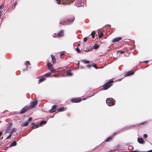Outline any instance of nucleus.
<instances>
[{
  "mask_svg": "<svg viewBox=\"0 0 152 152\" xmlns=\"http://www.w3.org/2000/svg\"><path fill=\"white\" fill-rule=\"evenodd\" d=\"M28 64L29 65H30V64L29 61H26V63H25V65L26 66H26L27 68L28 67V66L27 65Z\"/></svg>",
  "mask_w": 152,
  "mask_h": 152,
  "instance_id": "27",
  "label": "nucleus"
},
{
  "mask_svg": "<svg viewBox=\"0 0 152 152\" xmlns=\"http://www.w3.org/2000/svg\"><path fill=\"white\" fill-rule=\"evenodd\" d=\"M16 145V142L15 141H14L10 144V146H15Z\"/></svg>",
  "mask_w": 152,
  "mask_h": 152,
  "instance_id": "21",
  "label": "nucleus"
},
{
  "mask_svg": "<svg viewBox=\"0 0 152 152\" xmlns=\"http://www.w3.org/2000/svg\"><path fill=\"white\" fill-rule=\"evenodd\" d=\"M65 0H56V3L58 4H68L67 2H65L64 1Z\"/></svg>",
  "mask_w": 152,
  "mask_h": 152,
  "instance_id": "8",
  "label": "nucleus"
},
{
  "mask_svg": "<svg viewBox=\"0 0 152 152\" xmlns=\"http://www.w3.org/2000/svg\"><path fill=\"white\" fill-rule=\"evenodd\" d=\"M132 152H140L139 151H132Z\"/></svg>",
  "mask_w": 152,
  "mask_h": 152,
  "instance_id": "51",
  "label": "nucleus"
},
{
  "mask_svg": "<svg viewBox=\"0 0 152 152\" xmlns=\"http://www.w3.org/2000/svg\"><path fill=\"white\" fill-rule=\"evenodd\" d=\"M28 124V121L27 120L24 123H22L21 125L22 126H27Z\"/></svg>",
  "mask_w": 152,
  "mask_h": 152,
  "instance_id": "15",
  "label": "nucleus"
},
{
  "mask_svg": "<svg viewBox=\"0 0 152 152\" xmlns=\"http://www.w3.org/2000/svg\"><path fill=\"white\" fill-rule=\"evenodd\" d=\"M96 33V32L94 31H93L91 33V35H92L93 34L94 35Z\"/></svg>",
  "mask_w": 152,
  "mask_h": 152,
  "instance_id": "40",
  "label": "nucleus"
},
{
  "mask_svg": "<svg viewBox=\"0 0 152 152\" xmlns=\"http://www.w3.org/2000/svg\"><path fill=\"white\" fill-rule=\"evenodd\" d=\"M17 4V2H15L14 3V5L15 6V5H16Z\"/></svg>",
  "mask_w": 152,
  "mask_h": 152,
  "instance_id": "49",
  "label": "nucleus"
},
{
  "mask_svg": "<svg viewBox=\"0 0 152 152\" xmlns=\"http://www.w3.org/2000/svg\"><path fill=\"white\" fill-rule=\"evenodd\" d=\"M148 62V61L146 60L144 61V63H147Z\"/></svg>",
  "mask_w": 152,
  "mask_h": 152,
  "instance_id": "44",
  "label": "nucleus"
},
{
  "mask_svg": "<svg viewBox=\"0 0 152 152\" xmlns=\"http://www.w3.org/2000/svg\"><path fill=\"white\" fill-rule=\"evenodd\" d=\"M92 66L96 69H98L97 66H96V64L94 63L92 64Z\"/></svg>",
  "mask_w": 152,
  "mask_h": 152,
  "instance_id": "30",
  "label": "nucleus"
},
{
  "mask_svg": "<svg viewBox=\"0 0 152 152\" xmlns=\"http://www.w3.org/2000/svg\"><path fill=\"white\" fill-rule=\"evenodd\" d=\"M81 69H85V67L84 66H80Z\"/></svg>",
  "mask_w": 152,
  "mask_h": 152,
  "instance_id": "47",
  "label": "nucleus"
},
{
  "mask_svg": "<svg viewBox=\"0 0 152 152\" xmlns=\"http://www.w3.org/2000/svg\"><path fill=\"white\" fill-rule=\"evenodd\" d=\"M86 2V0H78V4H77V7H81L83 6Z\"/></svg>",
  "mask_w": 152,
  "mask_h": 152,
  "instance_id": "7",
  "label": "nucleus"
},
{
  "mask_svg": "<svg viewBox=\"0 0 152 152\" xmlns=\"http://www.w3.org/2000/svg\"><path fill=\"white\" fill-rule=\"evenodd\" d=\"M46 124V121H41L39 125H40V126H41L42 124Z\"/></svg>",
  "mask_w": 152,
  "mask_h": 152,
  "instance_id": "25",
  "label": "nucleus"
},
{
  "mask_svg": "<svg viewBox=\"0 0 152 152\" xmlns=\"http://www.w3.org/2000/svg\"><path fill=\"white\" fill-rule=\"evenodd\" d=\"M134 73V72L131 71H129L125 74V77L131 76L133 75Z\"/></svg>",
  "mask_w": 152,
  "mask_h": 152,
  "instance_id": "11",
  "label": "nucleus"
},
{
  "mask_svg": "<svg viewBox=\"0 0 152 152\" xmlns=\"http://www.w3.org/2000/svg\"><path fill=\"white\" fill-rule=\"evenodd\" d=\"M120 147V145H118L115 147L116 150L118 151L119 148Z\"/></svg>",
  "mask_w": 152,
  "mask_h": 152,
  "instance_id": "32",
  "label": "nucleus"
},
{
  "mask_svg": "<svg viewBox=\"0 0 152 152\" xmlns=\"http://www.w3.org/2000/svg\"><path fill=\"white\" fill-rule=\"evenodd\" d=\"M148 135L146 134H144L143 135V137L145 138H147V137Z\"/></svg>",
  "mask_w": 152,
  "mask_h": 152,
  "instance_id": "42",
  "label": "nucleus"
},
{
  "mask_svg": "<svg viewBox=\"0 0 152 152\" xmlns=\"http://www.w3.org/2000/svg\"><path fill=\"white\" fill-rule=\"evenodd\" d=\"M81 100V98H74L71 100V101L73 103H78L80 102Z\"/></svg>",
  "mask_w": 152,
  "mask_h": 152,
  "instance_id": "9",
  "label": "nucleus"
},
{
  "mask_svg": "<svg viewBox=\"0 0 152 152\" xmlns=\"http://www.w3.org/2000/svg\"><path fill=\"white\" fill-rule=\"evenodd\" d=\"M113 151V150H110L108 151L107 152H111V151Z\"/></svg>",
  "mask_w": 152,
  "mask_h": 152,
  "instance_id": "55",
  "label": "nucleus"
},
{
  "mask_svg": "<svg viewBox=\"0 0 152 152\" xmlns=\"http://www.w3.org/2000/svg\"><path fill=\"white\" fill-rule=\"evenodd\" d=\"M74 19H75V18H73V19H68L67 21L66 22H64L63 21H61V22H60V23L62 25H64V24L67 25L70 23L73 22L74 21Z\"/></svg>",
  "mask_w": 152,
  "mask_h": 152,
  "instance_id": "6",
  "label": "nucleus"
},
{
  "mask_svg": "<svg viewBox=\"0 0 152 152\" xmlns=\"http://www.w3.org/2000/svg\"><path fill=\"white\" fill-rule=\"evenodd\" d=\"M56 105H53L52 108L49 110V112L50 113H52L55 111L56 110Z\"/></svg>",
  "mask_w": 152,
  "mask_h": 152,
  "instance_id": "12",
  "label": "nucleus"
},
{
  "mask_svg": "<svg viewBox=\"0 0 152 152\" xmlns=\"http://www.w3.org/2000/svg\"><path fill=\"white\" fill-rule=\"evenodd\" d=\"M40 125L39 124H38L35 125H34L32 127V128L33 129H36L37 128H38L39 126Z\"/></svg>",
  "mask_w": 152,
  "mask_h": 152,
  "instance_id": "19",
  "label": "nucleus"
},
{
  "mask_svg": "<svg viewBox=\"0 0 152 152\" xmlns=\"http://www.w3.org/2000/svg\"><path fill=\"white\" fill-rule=\"evenodd\" d=\"M4 7V5L2 4L0 6V9H2Z\"/></svg>",
  "mask_w": 152,
  "mask_h": 152,
  "instance_id": "43",
  "label": "nucleus"
},
{
  "mask_svg": "<svg viewBox=\"0 0 152 152\" xmlns=\"http://www.w3.org/2000/svg\"><path fill=\"white\" fill-rule=\"evenodd\" d=\"M37 99L35 100L34 101H33L31 103L30 106V108L32 109L35 107L37 104Z\"/></svg>",
  "mask_w": 152,
  "mask_h": 152,
  "instance_id": "5",
  "label": "nucleus"
},
{
  "mask_svg": "<svg viewBox=\"0 0 152 152\" xmlns=\"http://www.w3.org/2000/svg\"><path fill=\"white\" fill-rule=\"evenodd\" d=\"M147 123H148V121H145V122H142L141 124H142V125H143L145 124H147Z\"/></svg>",
  "mask_w": 152,
  "mask_h": 152,
  "instance_id": "41",
  "label": "nucleus"
},
{
  "mask_svg": "<svg viewBox=\"0 0 152 152\" xmlns=\"http://www.w3.org/2000/svg\"><path fill=\"white\" fill-rule=\"evenodd\" d=\"M92 50V49L91 48H89V50H88V51H91Z\"/></svg>",
  "mask_w": 152,
  "mask_h": 152,
  "instance_id": "53",
  "label": "nucleus"
},
{
  "mask_svg": "<svg viewBox=\"0 0 152 152\" xmlns=\"http://www.w3.org/2000/svg\"><path fill=\"white\" fill-rule=\"evenodd\" d=\"M15 128H13L11 130L10 134H12V133L13 132H15Z\"/></svg>",
  "mask_w": 152,
  "mask_h": 152,
  "instance_id": "31",
  "label": "nucleus"
},
{
  "mask_svg": "<svg viewBox=\"0 0 152 152\" xmlns=\"http://www.w3.org/2000/svg\"><path fill=\"white\" fill-rule=\"evenodd\" d=\"M118 54H121L123 53H124V51H118L117 52Z\"/></svg>",
  "mask_w": 152,
  "mask_h": 152,
  "instance_id": "33",
  "label": "nucleus"
},
{
  "mask_svg": "<svg viewBox=\"0 0 152 152\" xmlns=\"http://www.w3.org/2000/svg\"><path fill=\"white\" fill-rule=\"evenodd\" d=\"M51 74L50 73H48L46 74L44 76H46L47 77H50Z\"/></svg>",
  "mask_w": 152,
  "mask_h": 152,
  "instance_id": "28",
  "label": "nucleus"
},
{
  "mask_svg": "<svg viewBox=\"0 0 152 152\" xmlns=\"http://www.w3.org/2000/svg\"><path fill=\"white\" fill-rule=\"evenodd\" d=\"M129 152H132V151H129Z\"/></svg>",
  "mask_w": 152,
  "mask_h": 152,
  "instance_id": "58",
  "label": "nucleus"
},
{
  "mask_svg": "<svg viewBox=\"0 0 152 152\" xmlns=\"http://www.w3.org/2000/svg\"><path fill=\"white\" fill-rule=\"evenodd\" d=\"M45 80V78L43 77L41 78H40L39 80V83L42 82L44 80Z\"/></svg>",
  "mask_w": 152,
  "mask_h": 152,
  "instance_id": "24",
  "label": "nucleus"
},
{
  "mask_svg": "<svg viewBox=\"0 0 152 152\" xmlns=\"http://www.w3.org/2000/svg\"><path fill=\"white\" fill-rule=\"evenodd\" d=\"M76 50L78 53H79L80 52V50L78 48H76Z\"/></svg>",
  "mask_w": 152,
  "mask_h": 152,
  "instance_id": "39",
  "label": "nucleus"
},
{
  "mask_svg": "<svg viewBox=\"0 0 152 152\" xmlns=\"http://www.w3.org/2000/svg\"><path fill=\"white\" fill-rule=\"evenodd\" d=\"M126 130L125 129H123L122 130H121L119 131H117L116 132H115L113 133V135L115 136L116 134H118L124 132V131H125Z\"/></svg>",
  "mask_w": 152,
  "mask_h": 152,
  "instance_id": "13",
  "label": "nucleus"
},
{
  "mask_svg": "<svg viewBox=\"0 0 152 152\" xmlns=\"http://www.w3.org/2000/svg\"><path fill=\"white\" fill-rule=\"evenodd\" d=\"M30 108V106H26L21 110L20 113V114H23L28 110Z\"/></svg>",
  "mask_w": 152,
  "mask_h": 152,
  "instance_id": "4",
  "label": "nucleus"
},
{
  "mask_svg": "<svg viewBox=\"0 0 152 152\" xmlns=\"http://www.w3.org/2000/svg\"><path fill=\"white\" fill-rule=\"evenodd\" d=\"M11 134H10L9 135V136L7 137L6 138V139H9L11 137Z\"/></svg>",
  "mask_w": 152,
  "mask_h": 152,
  "instance_id": "38",
  "label": "nucleus"
},
{
  "mask_svg": "<svg viewBox=\"0 0 152 152\" xmlns=\"http://www.w3.org/2000/svg\"><path fill=\"white\" fill-rule=\"evenodd\" d=\"M88 39V37H85L84 38V39H83V41L85 42H86L87 40Z\"/></svg>",
  "mask_w": 152,
  "mask_h": 152,
  "instance_id": "37",
  "label": "nucleus"
},
{
  "mask_svg": "<svg viewBox=\"0 0 152 152\" xmlns=\"http://www.w3.org/2000/svg\"><path fill=\"white\" fill-rule=\"evenodd\" d=\"M145 152H152V150H150Z\"/></svg>",
  "mask_w": 152,
  "mask_h": 152,
  "instance_id": "48",
  "label": "nucleus"
},
{
  "mask_svg": "<svg viewBox=\"0 0 152 152\" xmlns=\"http://www.w3.org/2000/svg\"><path fill=\"white\" fill-rule=\"evenodd\" d=\"M137 141L140 144L144 142V140L142 138H138Z\"/></svg>",
  "mask_w": 152,
  "mask_h": 152,
  "instance_id": "14",
  "label": "nucleus"
},
{
  "mask_svg": "<svg viewBox=\"0 0 152 152\" xmlns=\"http://www.w3.org/2000/svg\"><path fill=\"white\" fill-rule=\"evenodd\" d=\"M86 99V98H83V100H85V99Z\"/></svg>",
  "mask_w": 152,
  "mask_h": 152,
  "instance_id": "57",
  "label": "nucleus"
},
{
  "mask_svg": "<svg viewBox=\"0 0 152 152\" xmlns=\"http://www.w3.org/2000/svg\"><path fill=\"white\" fill-rule=\"evenodd\" d=\"M86 66L88 68H89V69H90V68L92 66L91 65H90V64H88V65H86Z\"/></svg>",
  "mask_w": 152,
  "mask_h": 152,
  "instance_id": "34",
  "label": "nucleus"
},
{
  "mask_svg": "<svg viewBox=\"0 0 152 152\" xmlns=\"http://www.w3.org/2000/svg\"><path fill=\"white\" fill-rule=\"evenodd\" d=\"M121 39L122 38L121 37H116L113 39V40H112V42H115L118 41H119L121 40Z\"/></svg>",
  "mask_w": 152,
  "mask_h": 152,
  "instance_id": "10",
  "label": "nucleus"
},
{
  "mask_svg": "<svg viewBox=\"0 0 152 152\" xmlns=\"http://www.w3.org/2000/svg\"><path fill=\"white\" fill-rule=\"evenodd\" d=\"M64 107H63L59 108L57 110L58 112H61L64 110Z\"/></svg>",
  "mask_w": 152,
  "mask_h": 152,
  "instance_id": "23",
  "label": "nucleus"
},
{
  "mask_svg": "<svg viewBox=\"0 0 152 152\" xmlns=\"http://www.w3.org/2000/svg\"><path fill=\"white\" fill-rule=\"evenodd\" d=\"M64 54V53L63 52H61V56L62 55Z\"/></svg>",
  "mask_w": 152,
  "mask_h": 152,
  "instance_id": "46",
  "label": "nucleus"
},
{
  "mask_svg": "<svg viewBox=\"0 0 152 152\" xmlns=\"http://www.w3.org/2000/svg\"><path fill=\"white\" fill-rule=\"evenodd\" d=\"M66 74L67 75L69 76H72L73 75L72 73L70 72H67Z\"/></svg>",
  "mask_w": 152,
  "mask_h": 152,
  "instance_id": "26",
  "label": "nucleus"
},
{
  "mask_svg": "<svg viewBox=\"0 0 152 152\" xmlns=\"http://www.w3.org/2000/svg\"><path fill=\"white\" fill-rule=\"evenodd\" d=\"M34 122H33V123H31V124H32V125H34Z\"/></svg>",
  "mask_w": 152,
  "mask_h": 152,
  "instance_id": "56",
  "label": "nucleus"
},
{
  "mask_svg": "<svg viewBox=\"0 0 152 152\" xmlns=\"http://www.w3.org/2000/svg\"><path fill=\"white\" fill-rule=\"evenodd\" d=\"M113 82V80H110L106 83L103 86V89L106 90L108 89L113 85L112 83Z\"/></svg>",
  "mask_w": 152,
  "mask_h": 152,
  "instance_id": "1",
  "label": "nucleus"
},
{
  "mask_svg": "<svg viewBox=\"0 0 152 152\" xmlns=\"http://www.w3.org/2000/svg\"><path fill=\"white\" fill-rule=\"evenodd\" d=\"M51 57L52 58V63H54L56 61L55 57L54 56L52 55H51Z\"/></svg>",
  "mask_w": 152,
  "mask_h": 152,
  "instance_id": "16",
  "label": "nucleus"
},
{
  "mask_svg": "<svg viewBox=\"0 0 152 152\" xmlns=\"http://www.w3.org/2000/svg\"><path fill=\"white\" fill-rule=\"evenodd\" d=\"M81 61L85 64H88L89 63V61L86 60H82Z\"/></svg>",
  "mask_w": 152,
  "mask_h": 152,
  "instance_id": "18",
  "label": "nucleus"
},
{
  "mask_svg": "<svg viewBox=\"0 0 152 152\" xmlns=\"http://www.w3.org/2000/svg\"><path fill=\"white\" fill-rule=\"evenodd\" d=\"M103 33H101L99 35V38H101L103 36Z\"/></svg>",
  "mask_w": 152,
  "mask_h": 152,
  "instance_id": "29",
  "label": "nucleus"
},
{
  "mask_svg": "<svg viewBox=\"0 0 152 152\" xmlns=\"http://www.w3.org/2000/svg\"><path fill=\"white\" fill-rule=\"evenodd\" d=\"M32 117H30L28 120H27V121H28V122H29V121H31L32 120Z\"/></svg>",
  "mask_w": 152,
  "mask_h": 152,
  "instance_id": "36",
  "label": "nucleus"
},
{
  "mask_svg": "<svg viewBox=\"0 0 152 152\" xmlns=\"http://www.w3.org/2000/svg\"><path fill=\"white\" fill-rule=\"evenodd\" d=\"M11 124L10 123H9V124Z\"/></svg>",
  "mask_w": 152,
  "mask_h": 152,
  "instance_id": "60",
  "label": "nucleus"
},
{
  "mask_svg": "<svg viewBox=\"0 0 152 152\" xmlns=\"http://www.w3.org/2000/svg\"><path fill=\"white\" fill-rule=\"evenodd\" d=\"M48 69L52 73H54L56 72V70L54 69L53 67V65L50 63H48L47 64Z\"/></svg>",
  "mask_w": 152,
  "mask_h": 152,
  "instance_id": "3",
  "label": "nucleus"
},
{
  "mask_svg": "<svg viewBox=\"0 0 152 152\" xmlns=\"http://www.w3.org/2000/svg\"><path fill=\"white\" fill-rule=\"evenodd\" d=\"M2 13V12L0 11V16H1Z\"/></svg>",
  "mask_w": 152,
  "mask_h": 152,
  "instance_id": "52",
  "label": "nucleus"
},
{
  "mask_svg": "<svg viewBox=\"0 0 152 152\" xmlns=\"http://www.w3.org/2000/svg\"><path fill=\"white\" fill-rule=\"evenodd\" d=\"M2 132H0V137L2 135Z\"/></svg>",
  "mask_w": 152,
  "mask_h": 152,
  "instance_id": "50",
  "label": "nucleus"
},
{
  "mask_svg": "<svg viewBox=\"0 0 152 152\" xmlns=\"http://www.w3.org/2000/svg\"><path fill=\"white\" fill-rule=\"evenodd\" d=\"M91 36H92V37L93 38H95V35H93V34L92 35H91Z\"/></svg>",
  "mask_w": 152,
  "mask_h": 152,
  "instance_id": "45",
  "label": "nucleus"
},
{
  "mask_svg": "<svg viewBox=\"0 0 152 152\" xmlns=\"http://www.w3.org/2000/svg\"><path fill=\"white\" fill-rule=\"evenodd\" d=\"M10 129V127H8V128L6 132L7 133H9Z\"/></svg>",
  "mask_w": 152,
  "mask_h": 152,
  "instance_id": "35",
  "label": "nucleus"
},
{
  "mask_svg": "<svg viewBox=\"0 0 152 152\" xmlns=\"http://www.w3.org/2000/svg\"><path fill=\"white\" fill-rule=\"evenodd\" d=\"M63 35V30H61L58 34V36L59 37H62Z\"/></svg>",
  "mask_w": 152,
  "mask_h": 152,
  "instance_id": "17",
  "label": "nucleus"
},
{
  "mask_svg": "<svg viewBox=\"0 0 152 152\" xmlns=\"http://www.w3.org/2000/svg\"><path fill=\"white\" fill-rule=\"evenodd\" d=\"M106 102L108 106H112L115 104V101L113 99L109 98L106 99Z\"/></svg>",
  "mask_w": 152,
  "mask_h": 152,
  "instance_id": "2",
  "label": "nucleus"
},
{
  "mask_svg": "<svg viewBox=\"0 0 152 152\" xmlns=\"http://www.w3.org/2000/svg\"><path fill=\"white\" fill-rule=\"evenodd\" d=\"M53 77H56V76L54 74V75H53Z\"/></svg>",
  "mask_w": 152,
  "mask_h": 152,
  "instance_id": "54",
  "label": "nucleus"
},
{
  "mask_svg": "<svg viewBox=\"0 0 152 152\" xmlns=\"http://www.w3.org/2000/svg\"><path fill=\"white\" fill-rule=\"evenodd\" d=\"M99 47V45H98L97 44H94L93 46L94 48L95 49H97Z\"/></svg>",
  "mask_w": 152,
  "mask_h": 152,
  "instance_id": "22",
  "label": "nucleus"
},
{
  "mask_svg": "<svg viewBox=\"0 0 152 152\" xmlns=\"http://www.w3.org/2000/svg\"><path fill=\"white\" fill-rule=\"evenodd\" d=\"M55 37V36H54V37Z\"/></svg>",
  "mask_w": 152,
  "mask_h": 152,
  "instance_id": "59",
  "label": "nucleus"
},
{
  "mask_svg": "<svg viewBox=\"0 0 152 152\" xmlns=\"http://www.w3.org/2000/svg\"><path fill=\"white\" fill-rule=\"evenodd\" d=\"M113 136H111L108 137L107 138L106 140V142H109L113 138Z\"/></svg>",
  "mask_w": 152,
  "mask_h": 152,
  "instance_id": "20",
  "label": "nucleus"
}]
</instances>
